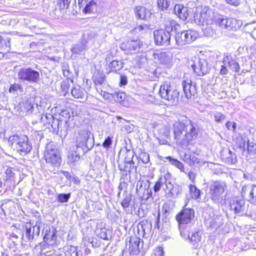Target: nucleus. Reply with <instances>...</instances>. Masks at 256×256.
<instances>
[{"label": "nucleus", "instance_id": "f257e3e1", "mask_svg": "<svg viewBox=\"0 0 256 256\" xmlns=\"http://www.w3.org/2000/svg\"><path fill=\"white\" fill-rule=\"evenodd\" d=\"M174 132L176 142L181 146H186L198 137V130L196 123L187 117L182 116L174 124Z\"/></svg>", "mask_w": 256, "mask_h": 256}, {"label": "nucleus", "instance_id": "f03ea898", "mask_svg": "<svg viewBox=\"0 0 256 256\" xmlns=\"http://www.w3.org/2000/svg\"><path fill=\"white\" fill-rule=\"evenodd\" d=\"M190 20L202 26L215 24L222 28L224 18L218 14L214 15L208 8L204 6L196 8Z\"/></svg>", "mask_w": 256, "mask_h": 256}, {"label": "nucleus", "instance_id": "7ed1b4c3", "mask_svg": "<svg viewBox=\"0 0 256 256\" xmlns=\"http://www.w3.org/2000/svg\"><path fill=\"white\" fill-rule=\"evenodd\" d=\"M158 94L162 98L166 100L170 104L175 105L178 102L179 92L170 82H164L160 86Z\"/></svg>", "mask_w": 256, "mask_h": 256}, {"label": "nucleus", "instance_id": "20e7f679", "mask_svg": "<svg viewBox=\"0 0 256 256\" xmlns=\"http://www.w3.org/2000/svg\"><path fill=\"white\" fill-rule=\"evenodd\" d=\"M12 146L16 149L21 154H26L32 149V145L28 142V138L25 135H14L8 138Z\"/></svg>", "mask_w": 256, "mask_h": 256}, {"label": "nucleus", "instance_id": "39448f33", "mask_svg": "<svg viewBox=\"0 0 256 256\" xmlns=\"http://www.w3.org/2000/svg\"><path fill=\"white\" fill-rule=\"evenodd\" d=\"M194 216V212L192 208H184L176 216V220L179 224L180 234L183 238H186L188 234L184 233V230L188 228L186 225L190 224Z\"/></svg>", "mask_w": 256, "mask_h": 256}, {"label": "nucleus", "instance_id": "423d86ee", "mask_svg": "<svg viewBox=\"0 0 256 256\" xmlns=\"http://www.w3.org/2000/svg\"><path fill=\"white\" fill-rule=\"evenodd\" d=\"M91 132L87 130H80L76 136V144L77 148H80L84 152L91 150L94 144V138H90Z\"/></svg>", "mask_w": 256, "mask_h": 256}, {"label": "nucleus", "instance_id": "0eeeda50", "mask_svg": "<svg viewBox=\"0 0 256 256\" xmlns=\"http://www.w3.org/2000/svg\"><path fill=\"white\" fill-rule=\"evenodd\" d=\"M44 156L46 162L54 166H59L61 162L59 151L53 144H47Z\"/></svg>", "mask_w": 256, "mask_h": 256}, {"label": "nucleus", "instance_id": "6e6552de", "mask_svg": "<svg viewBox=\"0 0 256 256\" xmlns=\"http://www.w3.org/2000/svg\"><path fill=\"white\" fill-rule=\"evenodd\" d=\"M38 72L32 68H22L18 73V78L22 82L30 84L37 83L40 80Z\"/></svg>", "mask_w": 256, "mask_h": 256}, {"label": "nucleus", "instance_id": "1a4fd4ad", "mask_svg": "<svg viewBox=\"0 0 256 256\" xmlns=\"http://www.w3.org/2000/svg\"><path fill=\"white\" fill-rule=\"evenodd\" d=\"M190 66L198 76H203L208 72L210 67L205 59L194 57L191 60Z\"/></svg>", "mask_w": 256, "mask_h": 256}, {"label": "nucleus", "instance_id": "9d476101", "mask_svg": "<svg viewBox=\"0 0 256 256\" xmlns=\"http://www.w3.org/2000/svg\"><path fill=\"white\" fill-rule=\"evenodd\" d=\"M154 41L156 44L164 46H172L173 38L172 34L162 29L155 30L154 32Z\"/></svg>", "mask_w": 256, "mask_h": 256}, {"label": "nucleus", "instance_id": "9b49d317", "mask_svg": "<svg viewBox=\"0 0 256 256\" xmlns=\"http://www.w3.org/2000/svg\"><path fill=\"white\" fill-rule=\"evenodd\" d=\"M210 194L212 199L217 203L222 202V194L224 192V187L222 182L216 181L210 185Z\"/></svg>", "mask_w": 256, "mask_h": 256}, {"label": "nucleus", "instance_id": "f8f14e48", "mask_svg": "<svg viewBox=\"0 0 256 256\" xmlns=\"http://www.w3.org/2000/svg\"><path fill=\"white\" fill-rule=\"evenodd\" d=\"M128 242V251L124 250L122 256H136V254L140 252V248L142 247V244L140 246V239L134 236L130 237Z\"/></svg>", "mask_w": 256, "mask_h": 256}, {"label": "nucleus", "instance_id": "ddd939ff", "mask_svg": "<svg viewBox=\"0 0 256 256\" xmlns=\"http://www.w3.org/2000/svg\"><path fill=\"white\" fill-rule=\"evenodd\" d=\"M56 230L55 228H50V226H46L42 233L44 234V244H48L51 246H56L58 244Z\"/></svg>", "mask_w": 256, "mask_h": 256}, {"label": "nucleus", "instance_id": "4468645a", "mask_svg": "<svg viewBox=\"0 0 256 256\" xmlns=\"http://www.w3.org/2000/svg\"><path fill=\"white\" fill-rule=\"evenodd\" d=\"M194 9H188V8L184 6L182 4H176L174 7V14L181 20H186L188 22H192L190 20L191 16L194 14Z\"/></svg>", "mask_w": 256, "mask_h": 256}, {"label": "nucleus", "instance_id": "2eb2a0df", "mask_svg": "<svg viewBox=\"0 0 256 256\" xmlns=\"http://www.w3.org/2000/svg\"><path fill=\"white\" fill-rule=\"evenodd\" d=\"M184 92L188 99L194 100L197 96V89L195 82L191 80H184L182 82Z\"/></svg>", "mask_w": 256, "mask_h": 256}, {"label": "nucleus", "instance_id": "dca6fc26", "mask_svg": "<svg viewBox=\"0 0 256 256\" xmlns=\"http://www.w3.org/2000/svg\"><path fill=\"white\" fill-rule=\"evenodd\" d=\"M241 193L244 198L256 206V185L248 184L242 186Z\"/></svg>", "mask_w": 256, "mask_h": 256}, {"label": "nucleus", "instance_id": "f3484780", "mask_svg": "<svg viewBox=\"0 0 256 256\" xmlns=\"http://www.w3.org/2000/svg\"><path fill=\"white\" fill-rule=\"evenodd\" d=\"M245 202L244 200L234 196L230 200L228 206L230 210H233L235 214H243L245 210Z\"/></svg>", "mask_w": 256, "mask_h": 256}, {"label": "nucleus", "instance_id": "a211bd4d", "mask_svg": "<svg viewBox=\"0 0 256 256\" xmlns=\"http://www.w3.org/2000/svg\"><path fill=\"white\" fill-rule=\"evenodd\" d=\"M100 0H78L80 8H83L85 14L93 12L96 10Z\"/></svg>", "mask_w": 256, "mask_h": 256}, {"label": "nucleus", "instance_id": "6ab92c4d", "mask_svg": "<svg viewBox=\"0 0 256 256\" xmlns=\"http://www.w3.org/2000/svg\"><path fill=\"white\" fill-rule=\"evenodd\" d=\"M164 190L168 197H176L181 194L182 188L178 184H172L169 180Z\"/></svg>", "mask_w": 256, "mask_h": 256}, {"label": "nucleus", "instance_id": "aec40b11", "mask_svg": "<svg viewBox=\"0 0 256 256\" xmlns=\"http://www.w3.org/2000/svg\"><path fill=\"white\" fill-rule=\"evenodd\" d=\"M162 23L164 26V30L172 34L174 31L176 30L180 27V25L176 22L172 18L165 16L164 18Z\"/></svg>", "mask_w": 256, "mask_h": 256}, {"label": "nucleus", "instance_id": "412c9836", "mask_svg": "<svg viewBox=\"0 0 256 256\" xmlns=\"http://www.w3.org/2000/svg\"><path fill=\"white\" fill-rule=\"evenodd\" d=\"M134 11L136 18L144 20H149L152 14L150 10L142 6H136Z\"/></svg>", "mask_w": 256, "mask_h": 256}, {"label": "nucleus", "instance_id": "4be33fe9", "mask_svg": "<svg viewBox=\"0 0 256 256\" xmlns=\"http://www.w3.org/2000/svg\"><path fill=\"white\" fill-rule=\"evenodd\" d=\"M141 45H142V42L140 40H131L126 43L122 44L120 48L126 50H135L140 49Z\"/></svg>", "mask_w": 256, "mask_h": 256}, {"label": "nucleus", "instance_id": "5701e85b", "mask_svg": "<svg viewBox=\"0 0 256 256\" xmlns=\"http://www.w3.org/2000/svg\"><path fill=\"white\" fill-rule=\"evenodd\" d=\"M88 41H86L84 36L81 38V41L76 44L72 46L71 51L72 53L76 54H80L84 52L88 48Z\"/></svg>", "mask_w": 256, "mask_h": 256}, {"label": "nucleus", "instance_id": "b1692460", "mask_svg": "<svg viewBox=\"0 0 256 256\" xmlns=\"http://www.w3.org/2000/svg\"><path fill=\"white\" fill-rule=\"evenodd\" d=\"M242 24L240 21L234 18H229L226 20L225 28L230 30H236Z\"/></svg>", "mask_w": 256, "mask_h": 256}, {"label": "nucleus", "instance_id": "393cba45", "mask_svg": "<svg viewBox=\"0 0 256 256\" xmlns=\"http://www.w3.org/2000/svg\"><path fill=\"white\" fill-rule=\"evenodd\" d=\"M186 44H188L184 32L176 33L173 38L172 46L176 45L182 46Z\"/></svg>", "mask_w": 256, "mask_h": 256}, {"label": "nucleus", "instance_id": "a878e982", "mask_svg": "<svg viewBox=\"0 0 256 256\" xmlns=\"http://www.w3.org/2000/svg\"><path fill=\"white\" fill-rule=\"evenodd\" d=\"M184 233L187 234L188 236L185 238H188L191 244L194 246V248H198L200 244V236L199 235V232H196L192 233L191 236H190L188 230H184Z\"/></svg>", "mask_w": 256, "mask_h": 256}, {"label": "nucleus", "instance_id": "bb28decb", "mask_svg": "<svg viewBox=\"0 0 256 256\" xmlns=\"http://www.w3.org/2000/svg\"><path fill=\"white\" fill-rule=\"evenodd\" d=\"M225 62L228 64V66L234 72H238L240 70V66L235 60L232 58L231 54H227L225 56Z\"/></svg>", "mask_w": 256, "mask_h": 256}, {"label": "nucleus", "instance_id": "cd10ccee", "mask_svg": "<svg viewBox=\"0 0 256 256\" xmlns=\"http://www.w3.org/2000/svg\"><path fill=\"white\" fill-rule=\"evenodd\" d=\"M92 80L96 85H101L106 80V76L103 72L96 70L92 76Z\"/></svg>", "mask_w": 256, "mask_h": 256}, {"label": "nucleus", "instance_id": "c85d7f7f", "mask_svg": "<svg viewBox=\"0 0 256 256\" xmlns=\"http://www.w3.org/2000/svg\"><path fill=\"white\" fill-rule=\"evenodd\" d=\"M183 32L188 44L194 41L198 36V32L194 30H188Z\"/></svg>", "mask_w": 256, "mask_h": 256}, {"label": "nucleus", "instance_id": "c756f323", "mask_svg": "<svg viewBox=\"0 0 256 256\" xmlns=\"http://www.w3.org/2000/svg\"><path fill=\"white\" fill-rule=\"evenodd\" d=\"M154 60H158L161 64H167L170 60V57L165 52L154 53Z\"/></svg>", "mask_w": 256, "mask_h": 256}, {"label": "nucleus", "instance_id": "7c9ffc66", "mask_svg": "<svg viewBox=\"0 0 256 256\" xmlns=\"http://www.w3.org/2000/svg\"><path fill=\"white\" fill-rule=\"evenodd\" d=\"M70 92L72 96L77 99L83 98L86 94V91L79 86L74 87Z\"/></svg>", "mask_w": 256, "mask_h": 256}, {"label": "nucleus", "instance_id": "2f4dec72", "mask_svg": "<svg viewBox=\"0 0 256 256\" xmlns=\"http://www.w3.org/2000/svg\"><path fill=\"white\" fill-rule=\"evenodd\" d=\"M10 38H4L0 36V50L6 52H8L10 48Z\"/></svg>", "mask_w": 256, "mask_h": 256}, {"label": "nucleus", "instance_id": "473e14b6", "mask_svg": "<svg viewBox=\"0 0 256 256\" xmlns=\"http://www.w3.org/2000/svg\"><path fill=\"white\" fill-rule=\"evenodd\" d=\"M152 224L148 220H142L138 226V229L140 228L142 230L144 234H148L152 229Z\"/></svg>", "mask_w": 256, "mask_h": 256}, {"label": "nucleus", "instance_id": "72a5a7b5", "mask_svg": "<svg viewBox=\"0 0 256 256\" xmlns=\"http://www.w3.org/2000/svg\"><path fill=\"white\" fill-rule=\"evenodd\" d=\"M169 176V174H168L164 176V177H161L160 180L156 183L154 186V190L155 192H158L161 186L164 184L165 186L167 183H168V178Z\"/></svg>", "mask_w": 256, "mask_h": 256}, {"label": "nucleus", "instance_id": "f704fd0d", "mask_svg": "<svg viewBox=\"0 0 256 256\" xmlns=\"http://www.w3.org/2000/svg\"><path fill=\"white\" fill-rule=\"evenodd\" d=\"M166 158L168 160L170 164L180 169L182 172H184V166L182 162L170 156L166 157Z\"/></svg>", "mask_w": 256, "mask_h": 256}, {"label": "nucleus", "instance_id": "c9c22d12", "mask_svg": "<svg viewBox=\"0 0 256 256\" xmlns=\"http://www.w3.org/2000/svg\"><path fill=\"white\" fill-rule=\"evenodd\" d=\"M44 243L42 242L40 244V254L42 256H50L52 254V252L50 249L52 246H48V244H44Z\"/></svg>", "mask_w": 256, "mask_h": 256}, {"label": "nucleus", "instance_id": "e433bc0d", "mask_svg": "<svg viewBox=\"0 0 256 256\" xmlns=\"http://www.w3.org/2000/svg\"><path fill=\"white\" fill-rule=\"evenodd\" d=\"M16 172V170L14 168L10 167L8 168L5 171V178L6 180H14L15 178Z\"/></svg>", "mask_w": 256, "mask_h": 256}, {"label": "nucleus", "instance_id": "4c0bfd02", "mask_svg": "<svg viewBox=\"0 0 256 256\" xmlns=\"http://www.w3.org/2000/svg\"><path fill=\"white\" fill-rule=\"evenodd\" d=\"M123 67V64L120 61L112 60L109 64V68L111 72H116L120 70Z\"/></svg>", "mask_w": 256, "mask_h": 256}, {"label": "nucleus", "instance_id": "58836bf2", "mask_svg": "<svg viewBox=\"0 0 256 256\" xmlns=\"http://www.w3.org/2000/svg\"><path fill=\"white\" fill-rule=\"evenodd\" d=\"M54 118L52 115L50 114H46L42 115L41 116V121L46 126L48 125V128H49L50 124L52 122V121L54 120Z\"/></svg>", "mask_w": 256, "mask_h": 256}, {"label": "nucleus", "instance_id": "ea45409f", "mask_svg": "<svg viewBox=\"0 0 256 256\" xmlns=\"http://www.w3.org/2000/svg\"><path fill=\"white\" fill-rule=\"evenodd\" d=\"M236 156L230 150H228V156L225 158V163L228 164H234L236 162Z\"/></svg>", "mask_w": 256, "mask_h": 256}, {"label": "nucleus", "instance_id": "a19ab883", "mask_svg": "<svg viewBox=\"0 0 256 256\" xmlns=\"http://www.w3.org/2000/svg\"><path fill=\"white\" fill-rule=\"evenodd\" d=\"M189 188L191 197L194 199L198 198L200 194V190L192 184L190 185Z\"/></svg>", "mask_w": 256, "mask_h": 256}, {"label": "nucleus", "instance_id": "79ce46f5", "mask_svg": "<svg viewBox=\"0 0 256 256\" xmlns=\"http://www.w3.org/2000/svg\"><path fill=\"white\" fill-rule=\"evenodd\" d=\"M132 195L131 194L126 193L124 198L121 202V204L124 208H128L132 201Z\"/></svg>", "mask_w": 256, "mask_h": 256}, {"label": "nucleus", "instance_id": "37998d69", "mask_svg": "<svg viewBox=\"0 0 256 256\" xmlns=\"http://www.w3.org/2000/svg\"><path fill=\"white\" fill-rule=\"evenodd\" d=\"M70 87V82L68 80L63 81L60 84V93L64 96L68 94Z\"/></svg>", "mask_w": 256, "mask_h": 256}, {"label": "nucleus", "instance_id": "c03bdc74", "mask_svg": "<svg viewBox=\"0 0 256 256\" xmlns=\"http://www.w3.org/2000/svg\"><path fill=\"white\" fill-rule=\"evenodd\" d=\"M107 232L108 230L105 228H97L96 231V235L100 238L103 240H108V237L107 234Z\"/></svg>", "mask_w": 256, "mask_h": 256}, {"label": "nucleus", "instance_id": "a18cd8bd", "mask_svg": "<svg viewBox=\"0 0 256 256\" xmlns=\"http://www.w3.org/2000/svg\"><path fill=\"white\" fill-rule=\"evenodd\" d=\"M60 124H61V121L54 118L49 126H50L54 132L58 134Z\"/></svg>", "mask_w": 256, "mask_h": 256}, {"label": "nucleus", "instance_id": "49530a36", "mask_svg": "<svg viewBox=\"0 0 256 256\" xmlns=\"http://www.w3.org/2000/svg\"><path fill=\"white\" fill-rule=\"evenodd\" d=\"M247 150L249 154L255 155L256 154V144L253 142H249L248 141Z\"/></svg>", "mask_w": 256, "mask_h": 256}, {"label": "nucleus", "instance_id": "de8ad7c7", "mask_svg": "<svg viewBox=\"0 0 256 256\" xmlns=\"http://www.w3.org/2000/svg\"><path fill=\"white\" fill-rule=\"evenodd\" d=\"M202 30L204 32V34L206 36H212L214 34L212 25L202 26Z\"/></svg>", "mask_w": 256, "mask_h": 256}, {"label": "nucleus", "instance_id": "09e8293b", "mask_svg": "<svg viewBox=\"0 0 256 256\" xmlns=\"http://www.w3.org/2000/svg\"><path fill=\"white\" fill-rule=\"evenodd\" d=\"M26 236L28 240H33L34 238V235L32 234V226L30 224L26 225Z\"/></svg>", "mask_w": 256, "mask_h": 256}, {"label": "nucleus", "instance_id": "8fccbe9b", "mask_svg": "<svg viewBox=\"0 0 256 256\" xmlns=\"http://www.w3.org/2000/svg\"><path fill=\"white\" fill-rule=\"evenodd\" d=\"M157 2L158 8L161 10H166L170 5L167 0H158Z\"/></svg>", "mask_w": 256, "mask_h": 256}, {"label": "nucleus", "instance_id": "3c124183", "mask_svg": "<svg viewBox=\"0 0 256 256\" xmlns=\"http://www.w3.org/2000/svg\"><path fill=\"white\" fill-rule=\"evenodd\" d=\"M134 156V152L133 151L128 150L125 154L124 163H128L134 162L132 158Z\"/></svg>", "mask_w": 256, "mask_h": 256}, {"label": "nucleus", "instance_id": "603ef678", "mask_svg": "<svg viewBox=\"0 0 256 256\" xmlns=\"http://www.w3.org/2000/svg\"><path fill=\"white\" fill-rule=\"evenodd\" d=\"M80 159V156L76 152H73L68 156V160L71 163L78 162Z\"/></svg>", "mask_w": 256, "mask_h": 256}, {"label": "nucleus", "instance_id": "864d4df0", "mask_svg": "<svg viewBox=\"0 0 256 256\" xmlns=\"http://www.w3.org/2000/svg\"><path fill=\"white\" fill-rule=\"evenodd\" d=\"M72 0H58V6L60 10L66 9Z\"/></svg>", "mask_w": 256, "mask_h": 256}, {"label": "nucleus", "instance_id": "5fc2aeb1", "mask_svg": "<svg viewBox=\"0 0 256 256\" xmlns=\"http://www.w3.org/2000/svg\"><path fill=\"white\" fill-rule=\"evenodd\" d=\"M84 36L85 40L88 41V42L89 40L94 39L96 37L97 34L94 32H90L86 34H82V38H84Z\"/></svg>", "mask_w": 256, "mask_h": 256}, {"label": "nucleus", "instance_id": "6e6d98bb", "mask_svg": "<svg viewBox=\"0 0 256 256\" xmlns=\"http://www.w3.org/2000/svg\"><path fill=\"white\" fill-rule=\"evenodd\" d=\"M70 194H60L58 196V200L60 202H67L70 198Z\"/></svg>", "mask_w": 256, "mask_h": 256}, {"label": "nucleus", "instance_id": "4d7b16f0", "mask_svg": "<svg viewBox=\"0 0 256 256\" xmlns=\"http://www.w3.org/2000/svg\"><path fill=\"white\" fill-rule=\"evenodd\" d=\"M246 142V140L242 136L238 138L236 140V144L240 148H242L243 152L245 150Z\"/></svg>", "mask_w": 256, "mask_h": 256}, {"label": "nucleus", "instance_id": "13d9d810", "mask_svg": "<svg viewBox=\"0 0 256 256\" xmlns=\"http://www.w3.org/2000/svg\"><path fill=\"white\" fill-rule=\"evenodd\" d=\"M66 252L68 251L71 252L70 256H79V252L77 251V248L75 246H68L66 247Z\"/></svg>", "mask_w": 256, "mask_h": 256}, {"label": "nucleus", "instance_id": "bf43d9fd", "mask_svg": "<svg viewBox=\"0 0 256 256\" xmlns=\"http://www.w3.org/2000/svg\"><path fill=\"white\" fill-rule=\"evenodd\" d=\"M134 168H136L134 162H130L125 164L124 168L123 170L125 172H130ZM120 170H122V168H120Z\"/></svg>", "mask_w": 256, "mask_h": 256}, {"label": "nucleus", "instance_id": "052dcab7", "mask_svg": "<svg viewBox=\"0 0 256 256\" xmlns=\"http://www.w3.org/2000/svg\"><path fill=\"white\" fill-rule=\"evenodd\" d=\"M112 138L108 136L102 144V146L106 150L109 148L112 144Z\"/></svg>", "mask_w": 256, "mask_h": 256}, {"label": "nucleus", "instance_id": "680f3d73", "mask_svg": "<svg viewBox=\"0 0 256 256\" xmlns=\"http://www.w3.org/2000/svg\"><path fill=\"white\" fill-rule=\"evenodd\" d=\"M18 90H22V88L21 84L17 83H14L12 84L9 88V92H10L14 93V92H16Z\"/></svg>", "mask_w": 256, "mask_h": 256}, {"label": "nucleus", "instance_id": "e2e57ef3", "mask_svg": "<svg viewBox=\"0 0 256 256\" xmlns=\"http://www.w3.org/2000/svg\"><path fill=\"white\" fill-rule=\"evenodd\" d=\"M225 126H226L227 128L230 130H232V132H235V130L236 128V124L234 122H228Z\"/></svg>", "mask_w": 256, "mask_h": 256}, {"label": "nucleus", "instance_id": "0e129e2a", "mask_svg": "<svg viewBox=\"0 0 256 256\" xmlns=\"http://www.w3.org/2000/svg\"><path fill=\"white\" fill-rule=\"evenodd\" d=\"M140 158L144 164H147L150 160L149 154L146 152L141 154Z\"/></svg>", "mask_w": 256, "mask_h": 256}, {"label": "nucleus", "instance_id": "69168bd1", "mask_svg": "<svg viewBox=\"0 0 256 256\" xmlns=\"http://www.w3.org/2000/svg\"><path fill=\"white\" fill-rule=\"evenodd\" d=\"M154 254L155 256H164L163 248L162 246H158L154 250Z\"/></svg>", "mask_w": 256, "mask_h": 256}, {"label": "nucleus", "instance_id": "338daca9", "mask_svg": "<svg viewBox=\"0 0 256 256\" xmlns=\"http://www.w3.org/2000/svg\"><path fill=\"white\" fill-rule=\"evenodd\" d=\"M32 234L34 235V236H38L40 232V226L36 224L35 226H32Z\"/></svg>", "mask_w": 256, "mask_h": 256}, {"label": "nucleus", "instance_id": "774afa93", "mask_svg": "<svg viewBox=\"0 0 256 256\" xmlns=\"http://www.w3.org/2000/svg\"><path fill=\"white\" fill-rule=\"evenodd\" d=\"M215 120L217 122H220L224 119V116L220 112H216L214 115Z\"/></svg>", "mask_w": 256, "mask_h": 256}]
</instances>
